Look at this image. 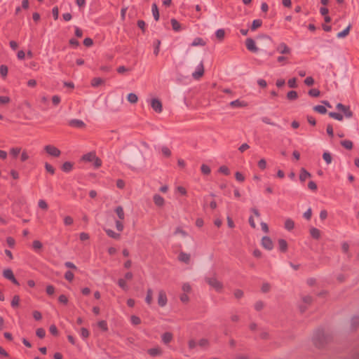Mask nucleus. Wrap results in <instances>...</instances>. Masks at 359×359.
Returning <instances> with one entry per match:
<instances>
[{"label": "nucleus", "mask_w": 359, "mask_h": 359, "mask_svg": "<svg viewBox=\"0 0 359 359\" xmlns=\"http://www.w3.org/2000/svg\"><path fill=\"white\" fill-rule=\"evenodd\" d=\"M312 340L313 344L317 348H320L324 347V346L331 340V337L328 334H325L322 328H318L313 334Z\"/></svg>", "instance_id": "f257e3e1"}, {"label": "nucleus", "mask_w": 359, "mask_h": 359, "mask_svg": "<svg viewBox=\"0 0 359 359\" xmlns=\"http://www.w3.org/2000/svg\"><path fill=\"white\" fill-rule=\"evenodd\" d=\"M205 282L213 289H215L217 292H219L223 289V284L222 282L219 281L215 276L214 275L212 277H205Z\"/></svg>", "instance_id": "f03ea898"}, {"label": "nucleus", "mask_w": 359, "mask_h": 359, "mask_svg": "<svg viewBox=\"0 0 359 359\" xmlns=\"http://www.w3.org/2000/svg\"><path fill=\"white\" fill-rule=\"evenodd\" d=\"M3 276L12 282L15 285H20L18 280L15 278L13 272L11 269H6L3 271Z\"/></svg>", "instance_id": "7ed1b4c3"}, {"label": "nucleus", "mask_w": 359, "mask_h": 359, "mask_svg": "<svg viewBox=\"0 0 359 359\" xmlns=\"http://www.w3.org/2000/svg\"><path fill=\"white\" fill-rule=\"evenodd\" d=\"M44 150L48 155L53 157H59L61 154L60 150L57 149L56 147L51 144H48L45 146Z\"/></svg>", "instance_id": "20e7f679"}, {"label": "nucleus", "mask_w": 359, "mask_h": 359, "mask_svg": "<svg viewBox=\"0 0 359 359\" xmlns=\"http://www.w3.org/2000/svg\"><path fill=\"white\" fill-rule=\"evenodd\" d=\"M151 107L157 113H161L163 110L162 103L157 98H154L151 100Z\"/></svg>", "instance_id": "39448f33"}, {"label": "nucleus", "mask_w": 359, "mask_h": 359, "mask_svg": "<svg viewBox=\"0 0 359 359\" xmlns=\"http://www.w3.org/2000/svg\"><path fill=\"white\" fill-rule=\"evenodd\" d=\"M204 74L203 62L201 61L196 67V70L192 73V76L195 79H200Z\"/></svg>", "instance_id": "423d86ee"}, {"label": "nucleus", "mask_w": 359, "mask_h": 359, "mask_svg": "<svg viewBox=\"0 0 359 359\" xmlns=\"http://www.w3.org/2000/svg\"><path fill=\"white\" fill-rule=\"evenodd\" d=\"M262 245L268 250H271L273 248V241L269 236H264L262 238Z\"/></svg>", "instance_id": "0eeeda50"}, {"label": "nucleus", "mask_w": 359, "mask_h": 359, "mask_svg": "<svg viewBox=\"0 0 359 359\" xmlns=\"http://www.w3.org/2000/svg\"><path fill=\"white\" fill-rule=\"evenodd\" d=\"M245 46L248 50L252 53H257L258 48L256 46L255 41L252 38H248L245 41Z\"/></svg>", "instance_id": "6e6552de"}, {"label": "nucleus", "mask_w": 359, "mask_h": 359, "mask_svg": "<svg viewBox=\"0 0 359 359\" xmlns=\"http://www.w3.org/2000/svg\"><path fill=\"white\" fill-rule=\"evenodd\" d=\"M168 299L165 292L161 290L158 295V304L161 307H163L167 304Z\"/></svg>", "instance_id": "1a4fd4ad"}, {"label": "nucleus", "mask_w": 359, "mask_h": 359, "mask_svg": "<svg viewBox=\"0 0 359 359\" xmlns=\"http://www.w3.org/2000/svg\"><path fill=\"white\" fill-rule=\"evenodd\" d=\"M276 50L280 54H290L291 53V49L283 42L278 46Z\"/></svg>", "instance_id": "9d476101"}, {"label": "nucleus", "mask_w": 359, "mask_h": 359, "mask_svg": "<svg viewBox=\"0 0 359 359\" xmlns=\"http://www.w3.org/2000/svg\"><path fill=\"white\" fill-rule=\"evenodd\" d=\"M69 125L74 128H82L85 127V123L79 119H72L69 122Z\"/></svg>", "instance_id": "9b49d317"}, {"label": "nucleus", "mask_w": 359, "mask_h": 359, "mask_svg": "<svg viewBox=\"0 0 359 359\" xmlns=\"http://www.w3.org/2000/svg\"><path fill=\"white\" fill-rule=\"evenodd\" d=\"M153 200L155 205L158 207H163L165 204V200L160 194H154Z\"/></svg>", "instance_id": "f8f14e48"}, {"label": "nucleus", "mask_w": 359, "mask_h": 359, "mask_svg": "<svg viewBox=\"0 0 359 359\" xmlns=\"http://www.w3.org/2000/svg\"><path fill=\"white\" fill-rule=\"evenodd\" d=\"M147 353L151 356L156 357L162 354V350L159 347H155L148 349Z\"/></svg>", "instance_id": "ddd939ff"}, {"label": "nucleus", "mask_w": 359, "mask_h": 359, "mask_svg": "<svg viewBox=\"0 0 359 359\" xmlns=\"http://www.w3.org/2000/svg\"><path fill=\"white\" fill-rule=\"evenodd\" d=\"M104 231L106 232L107 235L114 239L119 240L121 238V234L118 233L114 232L113 230L110 229H104Z\"/></svg>", "instance_id": "4468645a"}, {"label": "nucleus", "mask_w": 359, "mask_h": 359, "mask_svg": "<svg viewBox=\"0 0 359 359\" xmlns=\"http://www.w3.org/2000/svg\"><path fill=\"white\" fill-rule=\"evenodd\" d=\"M278 246H279V250L281 252H285L287 250V241L283 238H280L278 241Z\"/></svg>", "instance_id": "2eb2a0df"}, {"label": "nucleus", "mask_w": 359, "mask_h": 359, "mask_svg": "<svg viewBox=\"0 0 359 359\" xmlns=\"http://www.w3.org/2000/svg\"><path fill=\"white\" fill-rule=\"evenodd\" d=\"M178 259L185 264H189L190 262V255L184 252H181L179 254Z\"/></svg>", "instance_id": "dca6fc26"}, {"label": "nucleus", "mask_w": 359, "mask_h": 359, "mask_svg": "<svg viewBox=\"0 0 359 359\" xmlns=\"http://www.w3.org/2000/svg\"><path fill=\"white\" fill-rule=\"evenodd\" d=\"M162 341L167 344L170 343L172 339V334L169 332L163 333L161 336Z\"/></svg>", "instance_id": "f3484780"}, {"label": "nucleus", "mask_w": 359, "mask_h": 359, "mask_svg": "<svg viewBox=\"0 0 359 359\" xmlns=\"http://www.w3.org/2000/svg\"><path fill=\"white\" fill-rule=\"evenodd\" d=\"M311 177V173L309 172L305 168H302L300 170L299 174V180L301 182H304L306 178Z\"/></svg>", "instance_id": "a211bd4d"}, {"label": "nucleus", "mask_w": 359, "mask_h": 359, "mask_svg": "<svg viewBox=\"0 0 359 359\" xmlns=\"http://www.w3.org/2000/svg\"><path fill=\"white\" fill-rule=\"evenodd\" d=\"M95 153L92 151L84 154L81 159L86 162H93V159L95 158Z\"/></svg>", "instance_id": "6ab92c4d"}, {"label": "nucleus", "mask_w": 359, "mask_h": 359, "mask_svg": "<svg viewBox=\"0 0 359 359\" xmlns=\"http://www.w3.org/2000/svg\"><path fill=\"white\" fill-rule=\"evenodd\" d=\"M170 23L172 27V29L175 32H180L182 29L181 24L175 18H172L170 20Z\"/></svg>", "instance_id": "aec40b11"}, {"label": "nucleus", "mask_w": 359, "mask_h": 359, "mask_svg": "<svg viewBox=\"0 0 359 359\" xmlns=\"http://www.w3.org/2000/svg\"><path fill=\"white\" fill-rule=\"evenodd\" d=\"M151 12L154 20L158 21L159 20V11L156 3H154L151 6Z\"/></svg>", "instance_id": "412c9836"}, {"label": "nucleus", "mask_w": 359, "mask_h": 359, "mask_svg": "<svg viewBox=\"0 0 359 359\" xmlns=\"http://www.w3.org/2000/svg\"><path fill=\"white\" fill-rule=\"evenodd\" d=\"M61 168L63 172H69L73 168V163L70 161H66L62 164Z\"/></svg>", "instance_id": "4be33fe9"}, {"label": "nucleus", "mask_w": 359, "mask_h": 359, "mask_svg": "<svg viewBox=\"0 0 359 359\" xmlns=\"http://www.w3.org/2000/svg\"><path fill=\"white\" fill-rule=\"evenodd\" d=\"M310 234L313 238L318 240L320 237V231L316 227H312L310 229Z\"/></svg>", "instance_id": "5701e85b"}, {"label": "nucleus", "mask_w": 359, "mask_h": 359, "mask_svg": "<svg viewBox=\"0 0 359 359\" xmlns=\"http://www.w3.org/2000/svg\"><path fill=\"white\" fill-rule=\"evenodd\" d=\"M206 42L201 37H196L194 39L193 42L191 43V46H205Z\"/></svg>", "instance_id": "b1692460"}, {"label": "nucleus", "mask_w": 359, "mask_h": 359, "mask_svg": "<svg viewBox=\"0 0 359 359\" xmlns=\"http://www.w3.org/2000/svg\"><path fill=\"white\" fill-rule=\"evenodd\" d=\"M351 27V25H348L344 30L337 34V37L339 39L346 37L349 34Z\"/></svg>", "instance_id": "393cba45"}, {"label": "nucleus", "mask_w": 359, "mask_h": 359, "mask_svg": "<svg viewBox=\"0 0 359 359\" xmlns=\"http://www.w3.org/2000/svg\"><path fill=\"white\" fill-rule=\"evenodd\" d=\"M161 40L155 39L153 46H154V54L157 56L160 51V46H161Z\"/></svg>", "instance_id": "a878e982"}, {"label": "nucleus", "mask_w": 359, "mask_h": 359, "mask_svg": "<svg viewBox=\"0 0 359 359\" xmlns=\"http://www.w3.org/2000/svg\"><path fill=\"white\" fill-rule=\"evenodd\" d=\"M351 330H355L359 326V316H353L351 319Z\"/></svg>", "instance_id": "bb28decb"}, {"label": "nucleus", "mask_w": 359, "mask_h": 359, "mask_svg": "<svg viewBox=\"0 0 359 359\" xmlns=\"http://www.w3.org/2000/svg\"><path fill=\"white\" fill-rule=\"evenodd\" d=\"M287 99L290 101H293L297 99L298 93L295 90H290L287 93Z\"/></svg>", "instance_id": "cd10ccee"}, {"label": "nucleus", "mask_w": 359, "mask_h": 359, "mask_svg": "<svg viewBox=\"0 0 359 359\" xmlns=\"http://www.w3.org/2000/svg\"><path fill=\"white\" fill-rule=\"evenodd\" d=\"M262 25V20L260 19L254 20L252 21V25L250 27V29L252 31L256 30L257 28L260 27Z\"/></svg>", "instance_id": "c85d7f7f"}, {"label": "nucleus", "mask_w": 359, "mask_h": 359, "mask_svg": "<svg viewBox=\"0 0 359 359\" xmlns=\"http://www.w3.org/2000/svg\"><path fill=\"white\" fill-rule=\"evenodd\" d=\"M341 145L344 147L345 149L351 150L353 149V142L351 140H342L340 142Z\"/></svg>", "instance_id": "c756f323"}, {"label": "nucleus", "mask_w": 359, "mask_h": 359, "mask_svg": "<svg viewBox=\"0 0 359 359\" xmlns=\"http://www.w3.org/2000/svg\"><path fill=\"white\" fill-rule=\"evenodd\" d=\"M294 227V222L292 219H287L285 222V228L288 230L291 231Z\"/></svg>", "instance_id": "7c9ffc66"}, {"label": "nucleus", "mask_w": 359, "mask_h": 359, "mask_svg": "<svg viewBox=\"0 0 359 359\" xmlns=\"http://www.w3.org/2000/svg\"><path fill=\"white\" fill-rule=\"evenodd\" d=\"M104 83V80L100 77H95L91 80V85L93 87H98Z\"/></svg>", "instance_id": "2f4dec72"}, {"label": "nucleus", "mask_w": 359, "mask_h": 359, "mask_svg": "<svg viewBox=\"0 0 359 359\" xmlns=\"http://www.w3.org/2000/svg\"><path fill=\"white\" fill-rule=\"evenodd\" d=\"M342 112L344 113V116L348 118H351L353 115V111L351 110L350 106L348 105H346Z\"/></svg>", "instance_id": "473e14b6"}, {"label": "nucleus", "mask_w": 359, "mask_h": 359, "mask_svg": "<svg viewBox=\"0 0 359 359\" xmlns=\"http://www.w3.org/2000/svg\"><path fill=\"white\" fill-rule=\"evenodd\" d=\"M115 212L116 213L118 217L123 220L124 219V211H123V208H122V206L119 205V206H117L115 209Z\"/></svg>", "instance_id": "72a5a7b5"}, {"label": "nucleus", "mask_w": 359, "mask_h": 359, "mask_svg": "<svg viewBox=\"0 0 359 359\" xmlns=\"http://www.w3.org/2000/svg\"><path fill=\"white\" fill-rule=\"evenodd\" d=\"M328 114H329L330 117L334 118L339 121H342L344 118L343 115L339 113H337V112L330 111V112H329Z\"/></svg>", "instance_id": "f704fd0d"}, {"label": "nucleus", "mask_w": 359, "mask_h": 359, "mask_svg": "<svg viewBox=\"0 0 359 359\" xmlns=\"http://www.w3.org/2000/svg\"><path fill=\"white\" fill-rule=\"evenodd\" d=\"M230 106L232 107H245L246 103L244 102H241L239 100H236L230 102Z\"/></svg>", "instance_id": "c9c22d12"}, {"label": "nucleus", "mask_w": 359, "mask_h": 359, "mask_svg": "<svg viewBox=\"0 0 359 359\" xmlns=\"http://www.w3.org/2000/svg\"><path fill=\"white\" fill-rule=\"evenodd\" d=\"M152 295H153V291L151 288H148L147 291V296L145 298V302L147 304L150 305L152 302Z\"/></svg>", "instance_id": "e433bc0d"}, {"label": "nucleus", "mask_w": 359, "mask_h": 359, "mask_svg": "<svg viewBox=\"0 0 359 359\" xmlns=\"http://www.w3.org/2000/svg\"><path fill=\"white\" fill-rule=\"evenodd\" d=\"M127 100L129 102L135 104L137 102L138 97L136 94L130 93L128 95Z\"/></svg>", "instance_id": "4c0bfd02"}, {"label": "nucleus", "mask_w": 359, "mask_h": 359, "mask_svg": "<svg viewBox=\"0 0 359 359\" xmlns=\"http://www.w3.org/2000/svg\"><path fill=\"white\" fill-rule=\"evenodd\" d=\"M323 158L327 165H329L332 163V158L330 153L328 151H325L323 154Z\"/></svg>", "instance_id": "58836bf2"}, {"label": "nucleus", "mask_w": 359, "mask_h": 359, "mask_svg": "<svg viewBox=\"0 0 359 359\" xmlns=\"http://www.w3.org/2000/svg\"><path fill=\"white\" fill-rule=\"evenodd\" d=\"M308 95L313 97H318L320 95V91L317 88H311L308 91Z\"/></svg>", "instance_id": "ea45409f"}, {"label": "nucleus", "mask_w": 359, "mask_h": 359, "mask_svg": "<svg viewBox=\"0 0 359 359\" xmlns=\"http://www.w3.org/2000/svg\"><path fill=\"white\" fill-rule=\"evenodd\" d=\"M313 110L319 114H325L327 113V109L323 105H316L313 107Z\"/></svg>", "instance_id": "a19ab883"}, {"label": "nucleus", "mask_w": 359, "mask_h": 359, "mask_svg": "<svg viewBox=\"0 0 359 359\" xmlns=\"http://www.w3.org/2000/svg\"><path fill=\"white\" fill-rule=\"evenodd\" d=\"M216 37L219 40L222 41L225 36V31L224 29H219L215 32Z\"/></svg>", "instance_id": "79ce46f5"}, {"label": "nucleus", "mask_w": 359, "mask_h": 359, "mask_svg": "<svg viewBox=\"0 0 359 359\" xmlns=\"http://www.w3.org/2000/svg\"><path fill=\"white\" fill-rule=\"evenodd\" d=\"M118 286L123 289V290L125 291H127L128 290V285L126 283V281L125 279L123 278H119L118 280Z\"/></svg>", "instance_id": "37998d69"}, {"label": "nucleus", "mask_w": 359, "mask_h": 359, "mask_svg": "<svg viewBox=\"0 0 359 359\" xmlns=\"http://www.w3.org/2000/svg\"><path fill=\"white\" fill-rule=\"evenodd\" d=\"M261 120H262V121L263 123H266V124H269V125H271V126H277L278 128H281V126H279V125H278V124H276V123H275L272 122V121H271V119H270L269 117H267V116H264V117H262V118H261Z\"/></svg>", "instance_id": "c03bdc74"}, {"label": "nucleus", "mask_w": 359, "mask_h": 359, "mask_svg": "<svg viewBox=\"0 0 359 359\" xmlns=\"http://www.w3.org/2000/svg\"><path fill=\"white\" fill-rule=\"evenodd\" d=\"M19 302H20V297L18 295H15L13 297L11 303V306L13 308L18 307L19 306Z\"/></svg>", "instance_id": "a18cd8bd"}, {"label": "nucleus", "mask_w": 359, "mask_h": 359, "mask_svg": "<svg viewBox=\"0 0 359 359\" xmlns=\"http://www.w3.org/2000/svg\"><path fill=\"white\" fill-rule=\"evenodd\" d=\"M36 336L40 338V339H43L46 336V331L42 327H40V328H38L36 329Z\"/></svg>", "instance_id": "49530a36"}, {"label": "nucleus", "mask_w": 359, "mask_h": 359, "mask_svg": "<svg viewBox=\"0 0 359 359\" xmlns=\"http://www.w3.org/2000/svg\"><path fill=\"white\" fill-rule=\"evenodd\" d=\"M97 325L99 328H100L102 331L106 332L108 330L107 323L105 320L99 321Z\"/></svg>", "instance_id": "de8ad7c7"}, {"label": "nucleus", "mask_w": 359, "mask_h": 359, "mask_svg": "<svg viewBox=\"0 0 359 359\" xmlns=\"http://www.w3.org/2000/svg\"><path fill=\"white\" fill-rule=\"evenodd\" d=\"M201 170L202 173L204 175H209L211 172L210 168L208 165H205V164H202V165L201 167Z\"/></svg>", "instance_id": "09e8293b"}, {"label": "nucleus", "mask_w": 359, "mask_h": 359, "mask_svg": "<svg viewBox=\"0 0 359 359\" xmlns=\"http://www.w3.org/2000/svg\"><path fill=\"white\" fill-rule=\"evenodd\" d=\"M161 151L163 156H165V157H170L171 156V151L166 146H163L161 147Z\"/></svg>", "instance_id": "8fccbe9b"}, {"label": "nucleus", "mask_w": 359, "mask_h": 359, "mask_svg": "<svg viewBox=\"0 0 359 359\" xmlns=\"http://www.w3.org/2000/svg\"><path fill=\"white\" fill-rule=\"evenodd\" d=\"M287 85L291 88H297V79L296 78H292V79H289L288 81H287Z\"/></svg>", "instance_id": "3c124183"}, {"label": "nucleus", "mask_w": 359, "mask_h": 359, "mask_svg": "<svg viewBox=\"0 0 359 359\" xmlns=\"http://www.w3.org/2000/svg\"><path fill=\"white\" fill-rule=\"evenodd\" d=\"M130 322L134 325H137L141 323V319L137 316H132L130 318Z\"/></svg>", "instance_id": "603ef678"}, {"label": "nucleus", "mask_w": 359, "mask_h": 359, "mask_svg": "<svg viewBox=\"0 0 359 359\" xmlns=\"http://www.w3.org/2000/svg\"><path fill=\"white\" fill-rule=\"evenodd\" d=\"M74 273L71 271H67L65 273V278L69 282H72L74 279Z\"/></svg>", "instance_id": "864d4df0"}, {"label": "nucleus", "mask_w": 359, "mask_h": 359, "mask_svg": "<svg viewBox=\"0 0 359 359\" xmlns=\"http://www.w3.org/2000/svg\"><path fill=\"white\" fill-rule=\"evenodd\" d=\"M0 74L3 77L6 76L8 74V67L5 65H1L0 66Z\"/></svg>", "instance_id": "5fc2aeb1"}, {"label": "nucleus", "mask_w": 359, "mask_h": 359, "mask_svg": "<svg viewBox=\"0 0 359 359\" xmlns=\"http://www.w3.org/2000/svg\"><path fill=\"white\" fill-rule=\"evenodd\" d=\"M219 172L225 175H229L230 174L229 169L226 165L220 166L219 168Z\"/></svg>", "instance_id": "6e6d98bb"}, {"label": "nucleus", "mask_w": 359, "mask_h": 359, "mask_svg": "<svg viewBox=\"0 0 359 359\" xmlns=\"http://www.w3.org/2000/svg\"><path fill=\"white\" fill-rule=\"evenodd\" d=\"M137 25L140 29H142V32L144 33L146 31V23L142 20H139L137 22Z\"/></svg>", "instance_id": "4d7b16f0"}, {"label": "nucleus", "mask_w": 359, "mask_h": 359, "mask_svg": "<svg viewBox=\"0 0 359 359\" xmlns=\"http://www.w3.org/2000/svg\"><path fill=\"white\" fill-rule=\"evenodd\" d=\"M304 82L305 85L308 86H311L314 84L315 81L312 76H308L304 79Z\"/></svg>", "instance_id": "13d9d810"}, {"label": "nucleus", "mask_w": 359, "mask_h": 359, "mask_svg": "<svg viewBox=\"0 0 359 359\" xmlns=\"http://www.w3.org/2000/svg\"><path fill=\"white\" fill-rule=\"evenodd\" d=\"M42 246V243L39 241L36 240L32 243V247L35 250H41Z\"/></svg>", "instance_id": "bf43d9fd"}, {"label": "nucleus", "mask_w": 359, "mask_h": 359, "mask_svg": "<svg viewBox=\"0 0 359 359\" xmlns=\"http://www.w3.org/2000/svg\"><path fill=\"white\" fill-rule=\"evenodd\" d=\"M49 331L53 336H57L59 332L57 327L55 325H51L49 327Z\"/></svg>", "instance_id": "052dcab7"}, {"label": "nucleus", "mask_w": 359, "mask_h": 359, "mask_svg": "<svg viewBox=\"0 0 359 359\" xmlns=\"http://www.w3.org/2000/svg\"><path fill=\"white\" fill-rule=\"evenodd\" d=\"M89 331L86 327L81 329V336L83 339H86L89 337Z\"/></svg>", "instance_id": "680f3d73"}, {"label": "nucleus", "mask_w": 359, "mask_h": 359, "mask_svg": "<svg viewBox=\"0 0 359 359\" xmlns=\"http://www.w3.org/2000/svg\"><path fill=\"white\" fill-rule=\"evenodd\" d=\"M45 168L46 171L51 175H53L55 173V168L48 163H45Z\"/></svg>", "instance_id": "e2e57ef3"}, {"label": "nucleus", "mask_w": 359, "mask_h": 359, "mask_svg": "<svg viewBox=\"0 0 359 359\" xmlns=\"http://www.w3.org/2000/svg\"><path fill=\"white\" fill-rule=\"evenodd\" d=\"M20 152V148L18 147L12 148L10 151L11 154L15 158L19 155Z\"/></svg>", "instance_id": "0e129e2a"}, {"label": "nucleus", "mask_w": 359, "mask_h": 359, "mask_svg": "<svg viewBox=\"0 0 359 359\" xmlns=\"http://www.w3.org/2000/svg\"><path fill=\"white\" fill-rule=\"evenodd\" d=\"M74 222L73 218L70 216H66L64 218V224L66 226H69Z\"/></svg>", "instance_id": "69168bd1"}, {"label": "nucleus", "mask_w": 359, "mask_h": 359, "mask_svg": "<svg viewBox=\"0 0 359 359\" xmlns=\"http://www.w3.org/2000/svg\"><path fill=\"white\" fill-rule=\"evenodd\" d=\"M94 167L95 168H98L102 165V161L97 156H95V158L93 161Z\"/></svg>", "instance_id": "338daca9"}, {"label": "nucleus", "mask_w": 359, "mask_h": 359, "mask_svg": "<svg viewBox=\"0 0 359 359\" xmlns=\"http://www.w3.org/2000/svg\"><path fill=\"white\" fill-rule=\"evenodd\" d=\"M38 205L41 209L43 210H47L48 209V204L44 200H39L38 203Z\"/></svg>", "instance_id": "774afa93"}]
</instances>
